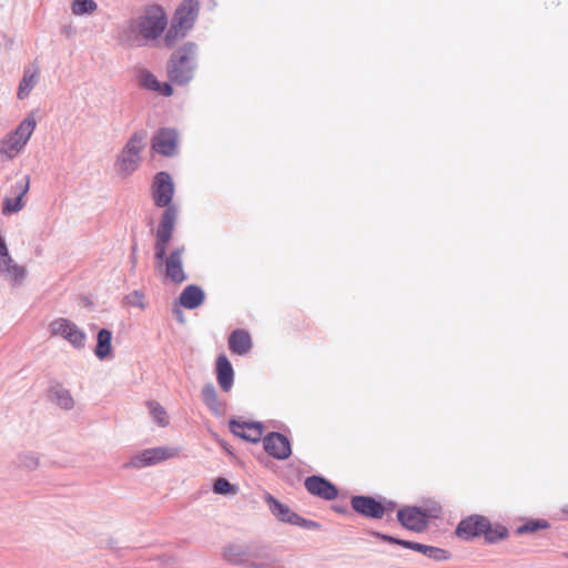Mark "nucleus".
Listing matches in <instances>:
<instances>
[{
    "label": "nucleus",
    "mask_w": 568,
    "mask_h": 568,
    "mask_svg": "<svg viewBox=\"0 0 568 568\" xmlns=\"http://www.w3.org/2000/svg\"><path fill=\"white\" fill-rule=\"evenodd\" d=\"M264 450L272 457L285 460L292 454L291 443L281 433H270L263 438Z\"/></svg>",
    "instance_id": "9d476101"
},
{
    "label": "nucleus",
    "mask_w": 568,
    "mask_h": 568,
    "mask_svg": "<svg viewBox=\"0 0 568 568\" xmlns=\"http://www.w3.org/2000/svg\"><path fill=\"white\" fill-rule=\"evenodd\" d=\"M456 535L464 540L484 537L486 542L494 544L506 539L508 529L500 524H491L485 516L473 515L458 524Z\"/></svg>",
    "instance_id": "7ed1b4c3"
},
{
    "label": "nucleus",
    "mask_w": 568,
    "mask_h": 568,
    "mask_svg": "<svg viewBox=\"0 0 568 568\" xmlns=\"http://www.w3.org/2000/svg\"><path fill=\"white\" fill-rule=\"evenodd\" d=\"M265 501L267 503L272 514L281 521L300 525L301 518L294 514L286 505L280 503L271 494H265Z\"/></svg>",
    "instance_id": "6ab92c4d"
},
{
    "label": "nucleus",
    "mask_w": 568,
    "mask_h": 568,
    "mask_svg": "<svg viewBox=\"0 0 568 568\" xmlns=\"http://www.w3.org/2000/svg\"><path fill=\"white\" fill-rule=\"evenodd\" d=\"M168 26V17L160 6H149L144 11L132 19L124 36L128 41L155 40Z\"/></svg>",
    "instance_id": "f03ea898"
},
{
    "label": "nucleus",
    "mask_w": 568,
    "mask_h": 568,
    "mask_svg": "<svg viewBox=\"0 0 568 568\" xmlns=\"http://www.w3.org/2000/svg\"><path fill=\"white\" fill-rule=\"evenodd\" d=\"M213 490L215 494H230L235 493V488L225 478H219L215 480Z\"/></svg>",
    "instance_id": "7c9ffc66"
},
{
    "label": "nucleus",
    "mask_w": 568,
    "mask_h": 568,
    "mask_svg": "<svg viewBox=\"0 0 568 568\" xmlns=\"http://www.w3.org/2000/svg\"><path fill=\"white\" fill-rule=\"evenodd\" d=\"M49 328L52 336H60L77 348H82L85 344L84 332L68 318L60 317L53 320Z\"/></svg>",
    "instance_id": "0eeeda50"
},
{
    "label": "nucleus",
    "mask_w": 568,
    "mask_h": 568,
    "mask_svg": "<svg viewBox=\"0 0 568 568\" xmlns=\"http://www.w3.org/2000/svg\"><path fill=\"white\" fill-rule=\"evenodd\" d=\"M184 247L173 250L169 256L160 260V263L165 264V276L173 283L181 284L186 280L185 272L182 266V255ZM159 261V258H156Z\"/></svg>",
    "instance_id": "f8f14e48"
},
{
    "label": "nucleus",
    "mask_w": 568,
    "mask_h": 568,
    "mask_svg": "<svg viewBox=\"0 0 568 568\" xmlns=\"http://www.w3.org/2000/svg\"><path fill=\"white\" fill-rule=\"evenodd\" d=\"M179 300L182 306L193 310L203 303L204 293L199 286L189 285L182 291Z\"/></svg>",
    "instance_id": "4be33fe9"
},
{
    "label": "nucleus",
    "mask_w": 568,
    "mask_h": 568,
    "mask_svg": "<svg viewBox=\"0 0 568 568\" xmlns=\"http://www.w3.org/2000/svg\"><path fill=\"white\" fill-rule=\"evenodd\" d=\"M229 347L233 354L245 355L252 348L251 335L244 329H235L229 337Z\"/></svg>",
    "instance_id": "412c9836"
},
{
    "label": "nucleus",
    "mask_w": 568,
    "mask_h": 568,
    "mask_svg": "<svg viewBox=\"0 0 568 568\" xmlns=\"http://www.w3.org/2000/svg\"><path fill=\"white\" fill-rule=\"evenodd\" d=\"M38 75H39V70L37 68L33 70L28 69L24 71L23 78H22L19 89H18V94H17L20 100H22L29 95V93L31 92V90L33 89V87L37 82Z\"/></svg>",
    "instance_id": "393cba45"
},
{
    "label": "nucleus",
    "mask_w": 568,
    "mask_h": 568,
    "mask_svg": "<svg viewBox=\"0 0 568 568\" xmlns=\"http://www.w3.org/2000/svg\"><path fill=\"white\" fill-rule=\"evenodd\" d=\"M111 342H112V333L106 329L102 328L99 331L97 336V346H95V355L103 359L108 357L111 353Z\"/></svg>",
    "instance_id": "b1692460"
},
{
    "label": "nucleus",
    "mask_w": 568,
    "mask_h": 568,
    "mask_svg": "<svg viewBox=\"0 0 568 568\" xmlns=\"http://www.w3.org/2000/svg\"><path fill=\"white\" fill-rule=\"evenodd\" d=\"M135 252H136V247H135V246H133V247H132V264H133V266H135V264H136V256H135Z\"/></svg>",
    "instance_id": "72a5a7b5"
},
{
    "label": "nucleus",
    "mask_w": 568,
    "mask_h": 568,
    "mask_svg": "<svg viewBox=\"0 0 568 568\" xmlns=\"http://www.w3.org/2000/svg\"><path fill=\"white\" fill-rule=\"evenodd\" d=\"M176 148V134L172 130H161L152 140V150L170 156L174 153Z\"/></svg>",
    "instance_id": "f3484780"
},
{
    "label": "nucleus",
    "mask_w": 568,
    "mask_h": 568,
    "mask_svg": "<svg viewBox=\"0 0 568 568\" xmlns=\"http://www.w3.org/2000/svg\"><path fill=\"white\" fill-rule=\"evenodd\" d=\"M140 82L144 88L156 91L164 97H170L173 94L171 84L160 83L155 75L149 71H142L140 73Z\"/></svg>",
    "instance_id": "5701e85b"
},
{
    "label": "nucleus",
    "mask_w": 568,
    "mask_h": 568,
    "mask_svg": "<svg viewBox=\"0 0 568 568\" xmlns=\"http://www.w3.org/2000/svg\"><path fill=\"white\" fill-rule=\"evenodd\" d=\"M57 403L64 409H70L73 407V399L68 392L58 393Z\"/></svg>",
    "instance_id": "2f4dec72"
},
{
    "label": "nucleus",
    "mask_w": 568,
    "mask_h": 568,
    "mask_svg": "<svg viewBox=\"0 0 568 568\" xmlns=\"http://www.w3.org/2000/svg\"><path fill=\"white\" fill-rule=\"evenodd\" d=\"M202 397L205 405L213 412L220 410V403L217 399V393L213 385L207 384L202 389Z\"/></svg>",
    "instance_id": "bb28decb"
},
{
    "label": "nucleus",
    "mask_w": 568,
    "mask_h": 568,
    "mask_svg": "<svg viewBox=\"0 0 568 568\" xmlns=\"http://www.w3.org/2000/svg\"><path fill=\"white\" fill-rule=\"evenodd\" d=\"M97 8L94 0H73L71 6L74 16L92 14Z\"/></svg>",
    "instance_id": "a878e982"
},
{
    "label": "nucleus",
    "mask_w": 568,
    "mask_h": 568,
    "mask_svg": "<svg viewBox=\"0 0 568 568\" xmlns=\"http://www.w3.org/2000/svg\"><path fill=\"white\" fill-rule=\"evenodd\" d=\"M216 378L220 387L224 392H229L232 388L234 372L230 361L224 354L219 355L216 359Z\"/></svg>",
    "instance_id": "aec40b11"
},
{
    "label": "nucleus",
    "mask_w": 568,
    "mask_h": 568,
    "mask_svg": "<svg viewBox=\"0 0 568 568\" xmlns=\"http://www.w3.org/2000/svg\"><path fill=\"white\" fill-rule=\"evenodd\" d=\"M185 28L180 27L178 22H174L168 30L164 42L166 47L171 48L174 45L178 39L184 37Z\"/></svg>",
    "instance_id": "c756f323"
},
{
    "label": "nucleus",
    "mask_w": 568,
    "mask_h": 568,
    "mask_svg": "<svg viewBox=\"0 0 568 568\" xmlns=\"http://www.w3.org/2000/svg\"><path fill=\"white\" fill-rule=\"evenodd\" d=\"M549 527L548 521L544 519H530L526 521L524 525L519 526L516 529L517 535H525V534H534L540 529H546Z\"/></svg>",
    "instance_id": "cd10ccee"
},
{
    "label": "nucleus",
    "mask_w": 568,
    "mask_h": 568,
    "mask_svg": "<svg viewBox=\"0 0 568 568\" xmlns=\"http://www.w3.org/2000/svg\"><path fill=\"white\" fill-rule=\"evenodd\" d=\"M196 60V47L193 43H185L175 51L168 64L169 79L179 85H184L193 78Z\"/></svg>",
    "instance_id": "20e7f679"
},
{
    "label": "nucleus",
    "mask_w": 568,
    "mask_h": 568,
    "mask_svg": "<svg viewBox=\"0 0 568 568\" xmlns=\"http://www.w3.org/2000/svg\"><path fill=\"white\" fill-rule=\"evenodd\" d=\"M199 14V1L184 0L175 11L174 20L180 27L190 29Z\"/></svg>",
    "instance_id": "a211bd4d"
},
{
    "label": "nucleus",
    "mask_w": 568,
    "mask_h": 568,
    "mask_svg": "<svg viewBox=\"0 0 568 568\" xmlns=\"http://www.w3.org/2000/svg\"><path fill=\"white\" fill-rule=\"evenodd\" d=\"M146 138V133L135 132L125 144L122 150L116 165L122 173H131L135 171L140 163V152L144 146V140Z\"/></svg>",
    "instance_id": "423d86ee"
},
{
    "label": "nucleus",
    "mask_w": 568,
    "mask_h": 568,
    "mask_svg": "<svg viewBox=\"0 0 568 568\" xmlns=\"http://www.w3.org/2000/svg\"><path fill=\"white\" fill-rule=\"evenodd\" d=\"M229 426L235 436L247 442L257 443L263 436V425L258 422L231 419Z\"/></svg>",
    "instance_id": "9b49d317"
},
{
    "label": "nucleus",
    "mask_w": 568,
    "mask_h": 568,
    "mask_svg": "<svg viewBox=\"0 0 568 568\" xmlns=\"http://www.w3.org/2000/svg\"><path fill=\"white\" fill-rule=\"evenodd\" d=\"M149 409L151 415L153 416L154 420L162 427L166 426L169 424V417L168 414L162 405H160L158 402H149L148 403Z\"/></svg>",
    "instance_id": "c85d7f7f"
},
{
    "label": "nucleus",
    "mask_w": 568,
    "mask_h": 568,
    "mask_svg": "<svg viewBox=\"0 0 568 568\" xmlns=\"http://www.w3.org/2000/svg\"><path fill=\"white\" fill-rule=\"evenodd\" d=\"M304 485L311 495L325 500H333L338 495L337 488L331 481L320 476L307 477Z\"/></svg>",
    "instance_id": "ddd939ff"
},
{
    "label": "nucleus",
    "mask_w": 568,
    "mask_h": 568,
    "mask_svg": "<svg viewBox=\"0 0 568 568\" xmlns=\"http://www.w3.org/2000/svg\"><path fill=\"white\" fill-rule=\"evenodd\" d=\"M398 521L407 529L422 531L427 526V515L416 507H406L397 513Z\"/></svg>",
    "instance_id": "4468645a"
},
{
    "label": "nucleus",
    "mask_w": 568,
    "mask_h": 568,
    "mask_svg": "<svg viewBox=\"0 0 568 568\" xmlns=\"http://www.w3.org/2000/svg\"><path fill=\"white\" fill-rule=\"evenodd\" d=\"M29 190V178L24 176L22 180L16 183L13 186V197H6L3 201L2 212L3 214H11L22 210L24 203L23 197Z\"/></svg>",
    "instance_id": "dca6fc26"
},
{
    "label": "nucleus",
    "mask_w": 568,
    "mask_h": 568,
    "mask_svg": "<svg viewBox=\"0 0 568 568\" xmlns=\"http://www.w3.org/2000/svg\"><path fill=\"white\" fill-rule=\"evenodd\" d=\"M565 511H567V513H568V509H566Z\"/></svg>",
    "instance_id": "f704fd0d"
},
{
    "label": "nucleus",
    "mask_w": 568,
    "mask_h": 568,
    "mask_svg": "<svg viewBox=\"0 0 568 568\" xmlns=\"http://www.w3.org/2000/svg\"><path fill=\"white\" fill-rule=\"evenodd\" d=\"M36 128L33 118L24 119L18 128L0 141V162L13 160L26 146Z\"/></svg>",
    "instance_id": "39448f33"
},
{
    "label": "nucleus",
    "mask_w": 568,
    "mask_h": 568,
    "mask_svg": "<svg viewBox=\"0 0 568 568\" xmlns=\"http://www.w3.org/2000/svg\"><path fill=\"white\" fill-rule=\"evenodd\" d=\"M240 556V551L235 546H230L224 551V557L232 562H237V557Z\"/></svg>",
    "instance_id": "473e14b6"
},
{
    "label": "nucleus",
    "mask_w": 568,
    "mask_h": 568,
    "mask_svg": "<svg viewBox=\"0 0 568 568\" xmlns=\"http://www.w3.org/2000/svg\"><path fill=\"white\" fill-rule=\"evenodd\" d=\"M351 505L356 513L375 519L382 518L385 513L393 511L396 506L393 501L381 503L368 496H355Z\"/></svg>",
    "instance_id": "6e6552de"
},
{
    "label": "nucleus",
    "mask_w": 568,
    "mask_h": 568,
    "mask_svg": "<svg viewBox=\"0 0 568 568\" xmlns=\"http://www.w3.org/2000/svg\"><path fill=\"white\" fill-rule=\"evenodd\" d=\"M379 537L383 540H386L388 542L400 545L405 548L414 549V550L422 552L423 555H425L429 558H433L435 560L448 559V552L446 550L437 548V547L427 546V545L413 542V541H407V540H403V539H397V538H394V537H390L387 535H379Z\"/></svg>",
    "instance_id": "2eb2a0df"
},
{
    "label": "nucleus",
    "mask_w": 568,
    "mask_h": 568,
    "mask_svg": "<svg viewBox=\"0 0 568 568\" xmlns=\"http://www.w3.org/2000/svg\"><path fill=\"white\" fill-rule=\"evenodd\" d=\"M176 454L178 452L175 449L169 447L144 449L140 454L133 456L129 465L135 468H142L170 459Z\"/></svg>",
    "instance_id": "1a4fd4ad"
},
{
    "label": "nucleus",
    "mask_w": 568,
    "mask_h": 568,
    "mask_svg": "<svg viewBox=\"0 0 568 568\" xmlns=\"http://www.w3.org/2000/svg\"><path fill=\"white\" fill-rule=\"evenodd\" d=\"M174 194V185L170 174L160 172L155 175L152 185V196L156 206L165 207L162 213L160 223L155 232L154 256L155 258L163 260L166 255L168 244L172 239L173 230L175 226L178 210L171 205Z\"/></svg>",
    "instance_id": "f257e3e1"
}]
</instances>
